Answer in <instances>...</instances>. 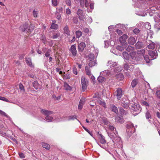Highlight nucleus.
I'll use <instances>...</instances> for the list:
<instances>
[{
	"instance_id": "29",
	"label": "nucleus",
	"mask_w": 160,
	"mask_h": 160,
	"mask_svg": "<svg viewBox=\"0 0 160 160\" xmlns=\"http://www.w3.org/2000/svg\"><path fill=\"white\" fill-rule=\"evenodd\" d=\"M120 112L122 115H126L128 112L127 111H125L122 108H119Z\"/></svg>"
},
{
	"instance_id": "31",
	"label": "nucleus",
	"mask_w": 160,
	"mask_h": 160,
	"mask_svg": "<svg viewBox=\"0 0 160 160\" xmlns=\"http://www.w3.org/2000/svg\"><path fill=\"white\" fill-rule=\"evenodd\" d=\"M85 71L86 74L89 76L91 75V71L87 66L85 67Z\"/></svg>"
},
{
	"instance_id": "8",
	"label": "nucleus",
	"mask_w": 160,
	"mask_h": 160,
	"mask_svg": "<svg viewBox=\"0 0 160 160\" xmlns=\"http://www.w3.org/2000/svg\"><path fill=\"white\" fill-rule=\"evenodd\" d=\"M80 2V5L81 6L83 7L84 5L85 7L86 8H88V5L89 3L88 0H77Z\"/></svg>"
},
{
	"instance_id": "36",
	"label": "nucleus",
	"mask_w": 160,
	"mask_h": 160,
	"mask_svg": "<svg viewBox=\"0 0 160 160\" xmlns=\"http://www.w3.org/2000/svg\"><path fill=\"white\" fill-rule=\"evenodd\" d=\"M58 28V25L57 24L52 23L51 26V28L52 29H56Z\"/></svg>"
},
{
	"instance_id": "32",
	"label": "nucleus",
	"mask_w": 160,
	"mask_h": 160,
	"mask_svg": "<svg viewBox=\"0 0 160 160\" xmlns=\"http://www.w3.org/2000/svg\"><path fill=\"white\" fill-rule=\"evenodd\" d=\"M155 47V44L154 43L152 42L150 43L149 45H148V48L151 49H153Z\"/></svg>"
},
{
	"instance_id": "42",
	"label": "nucleus",
	"mask_w": 160,
	"mask_h": 160,
	"mask_svg": "<svg viewBox=\"0 0 160 160\" xmlns=\"http://www.w3.org/2000/svg\"><path fill=\"white\" fill-rule=\"evenodd\" d=\"M109 72L108 71H105L102 73V75L104 77H106L109 74Z\"/></svg>"
},
{
	"instance_id": "22",
	"label": "nucleus",
	"mask_w": 160,
	"mask_h": 160,
	"mask_svg": "<svg viewBox=\"0 0 160 160\" xmlns=\"http://www.w3.org/2000/svg\"><path fill=\"white\" fill-rule=\"evenodd\" d=\"M98 80L99 82L102 83L106 81V79L104 77L99 76L98 78Z\"/></svg>"
},
{
	"instance_id": "52",
	"label": "nucleus",
	"mask_w": 160,
	"mask_h": 160,
	"mask_svg": "<svg viewBox=\"0 0 160 160\" xmlns=\"http://www.w3.org/2000/svg\"><path fill=\"white\" fill-rule=\"evenodd\" d=\"M71 12L70 9L68 8H67L66 9V13L68 15L70 14L71 13Z\"/></svg>"
},
{
	"instance_id": "56",
	"label": "nucleus",
	"mask_w": 160,
	"mask_h": 160,
	"mask_svg": "<svg viewBox=\"0 0 160 160\" xmlns=\"http://www.w3.org/2000/svg\"><path fill=\"white\" fill-rule=\"evenodd\" d=\"M157 97L158 98H160V90L157 91L156 93Z\"/></svg>"
},
{
	"instance_id": "28",
	"label": "nucleus",
	"mask_w": 160,
	"mask_h": 160,
	"mask_svg": "<svg viewBox=\"0 0 160 160\" xmlns=\"http://www.w3.org/2000/svg\"><path fill=\"white\" fill-rule=\"evenodd\" d=\"M42 145L43 148H44L47 150H49L50 149V146L48 144L44 142H42Z\"/></svg>"
},
{
	"instance_id": "16",
	"label": "nucleus",
	"mask_w": 160,
	"mask_h": 160,
	"mask_svg": "<svg viewBox=\"0 0 160 160\" xmlns=\"http://www.w3.org/2000/svg\"><path fill=\"white\" fill-rule=\"evenodd\" d=\"M85 98H82L80 101L78 106V108L79 109H81L82 108V106L85 103Z\"/></svg>"
},
{
	"instance_id": "17",
	"label": "nucleus",
	"mask_w": 160,
	"mask_h": 160,
	"mask_svg": "<svg viewBox=\"0 0 160 160\" xmlns=\"http://www.w3.org/2000/svg\"><path fill=\"white\" fill-rule=\"evenodd\" d=\"M128 43L129 44L133 45L136 42V39L133 37H131L128 39Z\"/></svg>"
},
{
	"instance_id": "33",
	"label": "nucleus",
	"mask_w": 160,
	"mask_h": 160,
	"mask_svg": "<svg viewBox=\"0 0 160 160\" xmlns=\"http://www.w3.org/2000/svg\"><path fill=\"white\" fill-rule=\"evenodd\" d=\"M115 119L116 121L118 123H122L123 122V119L120 117H116Z\"/></svg>"
},
{
	"instance_id": "21",
	"label": "nucleus",
	"mask_w": 160,
	"mask_h": 160,
	"mask_svg": "<svg viewBox=\"0 0 160 160\" xmlns=\"http://www.w3.org/2000/svg\"><path fill=\"white\" fill-rule=\"evenodd\" d=\"M138 80L137 79H134L131 82V86L132 88H134L136 86L137 84L138 83Z\"/></svg>"
},
{
	"instance_id": "38",
	"label": "nucleus",
	"mask_w": 160,
	"mask_h": 160,
	"mask_svg": "<svg viewBox=\"0 0 160 160\" xmlns=\"http://www.w3.org/2000/svg\"><path fill=\"white\" fill-rule=\"evenodd\" d=\"M52 4L53 6H56L58 4L57 0H52Z\"/></svg>"
},
{
	"instance_id": "59",
	"label": "nucleus",
	"mask_w": 160,
	"mask_h": 160,
	"mask_svg": "<svg viewBox=\"0 0 160 160\" xmlns=\"http://www.w3.org/2000/svg\"><path fill=\"white\" fill-rule=\"evenodd\" d=\"M19 155L20 157L21 158H25V156H24V154H23L22 153H21V152L19 153Z\"/></svg>"
},
{
	"instance_id": "53",
	"label": "nucleus",
	"mask_w": 160,
	"mask_h": 160,
	"mask_svg": "<svg viewBox=\"0 0 160 160\" xmlns=\"http://www.w3.org/2000/svg\"><path fill=\"white\" fill-rule=\"evenodd\" d=\"M139 32L140 30L138 28H135L133 30V32L136 34L138 33Z\"/></svg>"
},
{
	"instance_id": "35",
	"label": "nucleus",
	"mask_w": 160,
	"mask_h": 160,
	"mask_svg": "<svg viewBox=\"0 0 160 160\" xmlns=\"http://www.w3.org/2000/svg\"><path fill=\"white\" fill-rule=\"evenodd\" d=\"M76 34L77 38H80L82 34V32L81 31H78L76 32Z\"/></svg>"
},
{
	"instance_id": "49",
	"label": "nucleus",
	"mask_w": 160,
	"mask_h": 160,
	"mask_svg": "<svg viewBox=\"0 0 160 160\" xmlns=\"http://www.w3.org/2000/svg\"><path fill=\"white\" fill-rule=\"evenodd\" d=\"M155 28L157 29H160V23H156L155 25Z\"/></svg>"
},
{
	"instance_id": "11",
	"label": "nucleus",
	"mask_w": 160,
	"mask_h": 160,
	"mask_svg": "<svg viewBox=\"0 0 160 160\" xmlns=\"http://www.w3.org/2000/svg\"><path fill=\"white\" fill-rule=\"evenodd\" d=\"M148 54L150 56L151 58L154 59L156 58L157 53L156 51H149Z\"/></svg>"
},
{
	"instance_id": "6",
	"label": "nucleus",
	"mask_w": 160,
	"mask_h": 160,
	"mask_svg": "<svg viewBox=\"0 0 160 160\" xmlns=\"http://www.w3.org/2000/svg\"><path fill=\"white\" fill-rule=\"evenodd\" d=\"M130 109L134 112H136L135 114H137L141 111V108L138 104H133L130 108Z\"/></svg>"
},
{
	"instance_id": "26",
	"label": "nucleus",
	"mask_w": 160,
	"mask_h": 160,
	"mask_svg": "<svg viewBox=\"0 0 160 160\" xmlns=\"http://www.w3.org/2000/svg\"><path fill=\"white\" fill-rule=\"evenodd\" d=\"M136 48L138 49H139L143 47L142 43L140 42H138L135 45Z\"/></svg>"
},
{
	"instance_id": "51",
	"label": "nucleus",
	"mask_w": 160,
	"mask_h": 160,
	"mask_svg": "<svg viewBox=\"0 0 160 160\" xmlns=\"http://www.w3.org/2000/svg\"><path fill=\"white\" fill-rule=\"evenodd\" d=\"M0 100H2L3 101H6V102H8V100L4 97H2L0 96Z\"/></svg>"
},
{
	"instance_id": "39",
	"label": "nucleus",
	"mask_w": 160,
	"mask_h": 160,
	"mask_svg": "<svg viewBox=\"0 0 160 160\" xmlns=\"http://www.w3.org/2000/svg\"><path fill=\"white\" fill-rule=\"evenodd\" d=\"M55 16L57 18L58 20H60L61 17V15L60 13L58 11H56L55 13Z\"/></svg>"
},
{
	"instance_id": "23",
	"label": "nucleus",
	"mask_w": 160,
	"mask_h": 160,
	"mask_svg": "<svg viewBox=\"0 0 160 160\" xmlns=\"http://www.w3.org/2000/svg\"><path fill=\"white\" fill-rule=\"evenodd\" d=\"M63 30L65 33L68 36L70 35V31L67 26H65L63 28Z\"/></svg>"
},
{
	"instance_id": "30",
	"label": "nucleus",
	"mask_w": 160,
	"mask_h": 160,
	"mask_svg": "<svg viewBox=\"0 0 160 160\" xmlns=\"http://www.w3.org/2000/svg\"><path fill=\"white\" fill-rule=\"evenodd\" d=\"M26 59V62L27 64L29 66H31L32 65L31 58H27Z\"/></svg>"
},
{
	"instance_id": "20",
	"label": "nucleus",
	"mask_w": 160,
	"mask_h": 160,
	"mask_svg": "<svg viewBox=\"0 0 160 160\" xmlns=\"http://www.w3.org/2000/svg\"><path fill=\"white\" fill-rule=\"evenodd\" d=\"M97 64L96 61L90 60L88 62V64L90 67H92Z\"/></svg>"
},
{
	"instance_id": "2",
	"label": "nucleus",
	"mask_w": 160,
	"mask_h": 160,
	"mask_svg": "<svg viewBox=\"0 0 160 160\" xmlns=\"http://www.w3.org/2000/svg\"><path fill=\"white\" fill-rule=\"evenodd\" d=\"M97 133L98 138L97 140H96L97 143L101 147H102V146L100 144H104L106 143V141L105 140L104 137L101 133H100L99 132H98Z\"/></svg>"
},
{
	"instance_id": "9",
	"label": "nucleus",
	"mask_w": 160,
	"mask_h": 160,
	"mask_svg": "<svg viewBox=\"0 0 160 160\" xmlns=\"http://www.w3.org/2000/svg\"><path fill=\"white\" fill-rule=\"evenodd\" d=\"M116 96L117 99L119 100L122 96V90L121 88H118L116 91Z\"/></svg>"
},
{
	"instance_id": "27",
	"label": "nucleus",
	"mask_w": 160,
	"mask_h": 160,
	"mask_svg": "<svg viewBox=\"0 0 160 160\" xmlns=\"http://www.w3.org/2000/svg\"><path fill=\"white\" fill-rule=\"evenodd\" d=\"M64 87L65 89L67 90H70L72 89L71 87L67 83H64Z\"/></svg>"
},
{
	"instance_id": "18",
	"label": "nucleus",
	"mask_w": 160,
	"mask_h": 160,
	"mask_svg": "<svg viewBox=\"0 0 160 160\" xmlns=\"http://www.w3.org/2000/svg\"><path fill=\"white\" fill-rule=\"evenodd\" d=\"M110 108L112 111L114 112L116 114L118 113V108L115 105L111 104L110 105Z\"/></svg>"
},
{
	"instance_id": "15",
	"label": "nucleus",
	"mask_w": 160,
	"mask_h": 160,
	"mask_svg": "<svg viewBox=\"0 0 160 160\" xmlns=\"http://www.w3.org/2000/svg\"><path fill=\"white\" fill-rule=\"evenodd\" d=\"M70 51L72 53L73 56H76L77 53V51L76 49V48L74 45H72L71 47Z\"/></svg>"
},
{
	"instance_id": "5",
	"label": "nucleus",
	"mask_w": 160,
	"mask_h": 160,
	"mask_svg": "<svg viewBox=\"0 0 160 160\" xmlns=\"http://www.w3.org/2000/svg\"><path fill=\"white\" fill-rule=\"evenodd\" d=\"M81 81L82 91L85 92L87 89L88 81L86 79L84 76H82V77Z\"/></svg>"
},
{
	"instance_id": "40",
	"label": "nucleus",
	"mask_w": 160,
	"mask_h": 160,
	"mask_svg": "<svg viewBox=\"0 0 160 160\" xmlns=\"http://www.w3.org/2000/svg\"><path fill=\"white\" fill-rule=\"evenodd\" d=\"M144 58L146 63H148L149 62L150 59L149 58L148 56V55H145L144 56Z\"/></svg>"
},
{
	"instance_id": "19",
	"label": "nucleus",
	"mask_w": 160,
	"mask_h": 160,
	"mask_svg": "<svg viewBox=\"0 0 160 160\" xmlns=\"http://www.w3.org/2000/svg\"><path fill=\"white\" fill-rule=\"evenodd\" d=\"M123 57L127 60H131L130 55L127 52H124L122 53Z\"/></svg>"
},
{
	"instance_id": "12",
	"label": "nucleus",
	"mask_w": 160,
	"mask_h": 160,
	"mask_svg": "<svg viewBox=\"0 0 160 160\" xmlns=\"http://www.w3.org/2000/svg\"><path fill=\"white\" fill-rule=\"evenodd\" d=\"M128 38L127 34H124L119 38V41L121 43H124L126 42V40Z\"/></svg>"
},
{
	"instance_id": "60",
	"label": "nucleus",
	"mask_w": 160,
	"mask_h": 160,
	"mask_svg": "<svg viewBox=\"0 0 160 160\" xmlns=\"http://www.w3.org/2000/svg\"><path fill=\"white\" fill-rule=\"evenodd\" d=\"M50 50H48L45 53V55L46 57H48L50 55Z\"/></svg>"
},
{
	"instance_id": "13",
	"label": "nucleus",
	"mask_w": 160,
	"mask_h": 160,
	"mask_svg": "<svg viewBox=\"0 0 160 160\" xmlns=\"http://www.w3.org/2000/svg\"><path fill=\"white\" fill-rule=\"evenodd\" d=\"M121 105L124 108L128 109L129 107L128 101V100H126L125 101H122Z\"/></svg>"
},
{
	"instance_id": "34",
	"label": "nucleus",
	"mask_w": 160,
	"mask_h": 160,
	"mask_svg": "<svg viewBox=\"0 0 160 160\" xmlns=\"http://www.w3.org/2000/svg\"><path fill=\"white\" fill-rule=\"evenodd\" d=\"M98 102L99 104L102 105L104 108L106 107V104L105 102L101 100H99L98 101Z\"/></svg>"
},
{
	"instance_id": "3",
	"label": "nucleus",
	"mask_w": 160,
	"mask_h": 160,
	"mask_svg": "<svg viewBox=\"0 0 160 160\" xmlns=\"http://www.w3.org/2000/svg\"><path fill=\"white\" fill-rule=\"evenodd\" d=\"M108 128L112 132L110 133H108V135L112 139L114 140L117 137L118 132L116 130V128L113 126L110 125L108 126Z\"/></svg>"
},
{
	"instance_id": "43",
	"label": "nucleus",
	"mask_w": 160,
	"mask_h": 160,
	"mask_svg": "<svg viewBox=\"0 0 160 160\" xmlns=\"http://www.w3.org/2000/svg\"><path fill=\"white\" fill-rule=\"evenodd\" d=\"M138 53L139 54H142L143 55H144L145 54V50L144 49L138 50Z\"/></svg>"
},
{
	"instance_id": "46",
	"label": "nucleus",
	"mask_w": 160,
	"mask_h": 160,
	"mask_svg": "<svg viewBox=\"0 0 160 160\" xmlns=\"http://www.w3.org/2000/svg\"><path fill=\"white\" fill-rule=\"evenodd\" d=\"M38 14V12L35 11V10H34L33 12V17L34 18H36Z\"/></svg>"
},
{
	"instance_id": "14",
	"label": "nucleus",
	"mask_w": 160,
	"mask_h": 160,
	"mask_svg": "<svg viewBox=\"0 0 160 160\" xmlns=\"http://www.w3.org/2000/svg\"><path fill=\"white\" fill-rule=\"evenodd\" d=\"M86 47L85 44L83 42H81L78 45V49L79 51H82Z\"/></svg>"
},
{
	"instance_id": "7",
	"label": "nucleus",
	"mask_w": 160,
	"mask_h": 160,
	"mask_svg": "<svg viewBox=\"0 0 160 160\" xmlns=\"http://www.w3.org/2000/svg\"><path fill=\"white\" fill-rule=\"evenodd\" d=\"M77 14L78 16V18L80 20L83 21L85 18V15L83 14V11L80 9H78Z\"/></svg>"
},
{
	"instance_id": "1",
	"label": "nucleus",
	"mask_w": 160,
	"mask_h": 160,
	"mask_svg": "<svg viewBox=\"0 0 160 160\" xmlns=\"http://www.w3.org/2000/svg\"><path fill=\"white\" fill-rule=\"evenodd\" d=\"M40 112L43 115L46 116L45 119L47 120L52 121V120L53 118L49 116V115L52 114L53 113V112L42 109H41Z\"/></svg>"
},
{
	"instance_id": "63",
	"label": "nucleus",
	"mask_w": 160,
	"mask_h": 160,
	"mask_svg": "<svg viewBox=\"0 0 160 160\" xmlns=\"http://www.w3.org/2000/svg\"><path fill=\"white\" fill-rule=\"evenodd\" d=\"M117 48L120 51H122L124 49L123 47L119 46H118L117 47Z\"/></svg>"
},
{
	"instance_id": "64",
	"label": "nucleus",
	"mask_w": 160,
	"mask_h": 160,
	"mask_svg": "<svg viewBox=\"0 0 160 160\" xmlns=\"http://www.w3.org/2000/svg\"><path fill=\"white\" fill-rule=\"evenodd\" d=\"M142 104L145 105V106H148V104L146 101H142Z\"/></svg>"
},
{
	"instance_id": "62",
	"label": "nucleus",
	"mask_w": 160,
	"mask_h": 160,
	"mask_svg": "<svg viewBox=\"0 0 160 160\" xmlns=\"http://www.w3.org/2000/svg\"><path fill=\"white\" fill-rule=\"evenodd\" d=\"M94 3L92 2L90 4V8L91 9H93L94 8Z\"/></svg>"
},
{
	"instance_id": "61",
	"label": "nucleus",
	"mask_w": 160,
	"mask_h": 160,
	"mask_svg": "<svg viewBox=\"0 0 160 160\" xmlns=\"http://www.w3.org/2000/svg\"><path fill=\"white\" fill-rule=\"evenodd\" d=\"M85 130L87 132H88L89 134L91 136H92V137H93V134L92 133V132H90L88 130L87 128H85Z\"/></svg>"
},
{
	"instance_id": "37",
	"label": "nucleus",
	"mask_w": 160,
	"mask_h": 160,
	"mask_svg": "<svg viewBox=\"0 0 160 160\" xmlns=\"http://www.w3.org/2000/svg\"><path fill=\"white\" fill-rule=\"evenodd\" d=\"M134 49V48L131 46H128L126 49L127 51L128 52H132Z\"/></svg>"
},
{
	"instance_id": "44",
	"label": "nucleus",
	"mask_w": 160,
	"mask_h": 160,
	"mask_svg": "<svg viewBox=\"0 0 160 160\" xmlns=\"http://www.w3.org/2000/svg\"><path fill=\"white\" fill-rule=\"evenodd\" d=\"M146 117L147 119L149 120L150 118H151V116L150 113L148 112H147L146 114Z\"/></svg>"
},
{
	"instance_id": "55",
	"label": "nucleus",
	"mask_w": 160,
	"mask_h": 160,
	"mask_svg": "<svg viewBox=\"0 0 160 160\" xmlns=\"http://www.w3.org/2000/svg\"><path fill=\"white\" fill-rule=\"evenodd\" d=\"M73 73L77 75L78 74V72L77 71V69L76 67H74L73 68Z\"/></svg>"
},
{
	"instance_id": "24",
	"label": "nucleus",
	"mask_w": 160,
	"mask_h": 160,
	"mask_svg": "<svg viewBox=\"0 0 160 160\" xmlns=\"http://www.w3.org/2000/svg\"><path fill=\"white\" fill-rule=\"evenodd\" d=\"M130 55L131 59H132L133 60H135L136 59L137 55L136 54V53L135 52H131L130 53Z\"/></svg>"
},
{
	"instance_id": "57",
	"label": "nucleus",
	"mask_w": 160,
	"mask_h": 160,
	"mask_svg": "<svg viewBox=\"0 0 160 160\" xmlns=\"http://www.w3.org/2000/svg\"><path fill=\"white\" fill-rule=\"evenodd\" d=\"M76 116H71L69 117L68 119L69 120H74V119H76Z\"/></svg>"
},
{
	"instance_id": "54",
	"label": "nucleus",
	"mask_w": 160,
	"mask_h": 160,
	"mask_svg": "<svg viewBox=\"0 0 160 160\" xmlns=\"http://www.w3.org/2000/svg\"><path fill=\"white\" fill-rule=\"evenodd\" d=\"M65 2L66 4L68 6H71V2L70 0H66Z\"/></svg>"
},
{
	"instance_id": "41",
	"label": "nucleus",
	"mask_w": 160,
	"mask_h": 160,
	"mask_svg": "<svg viewBox=\"0 0 160 160\" xmlns=\"http://www.w3.org/2000/svg\"><path fill=\"white\" fill-rule=\"evenodd\" d=\"M60 35V34L59 33H55L53 34L52 36V38L55 39L59 37Z\"/></svg>"
},
{
	"instance_id": "50",
	"label": "nucleus",
	"mask_w": 160,
	"mask_h": 160,
	"mask_svg": "<svg viewBox=\"0 0 160 160\" xmlns=\"http://www.w3.org/2000/svg\"><path fill=\"white\" fill-rule=\"evenodd\" d=\"M78 20L77 18L74 17L73 19V22L75 24H77L78 22Z\"/></svg>"
},
{
	"instance_id": "58",
	"label": "nucleus",
	"mask_w": 160,
	"mask_h": 160,
	"mask_svg": "<svg viewBox=\"0 0 160 160\" xmlns=\"http://www.w3.org/2000/svg\"><path fill=\"white\" fill-rule=\"evenodd\" d=\"M154 20L156 22H160V18H159L155 17Z\"/></svg>"
},
{
	"instance_id": "10",
	"label": "nucleus",
	"mask_w": 160,
	"mask_h": 160,
	"mask_svg": "<svg viewBox=\"0 0 160 160\" xmlns=\"http://www.w3.org/2000/svg\"><path fill=\"white\" fill-rule=\"evenodd\" d=\"M123 67L125 69L127 70H129L130 71L132 70L134 68L133 66L132 65H130L129 64V63L127 62H126L124 64Z\"/></svg>"
},
{
	"instance_id": "45",
	"label": "nucleus",
	"mask_w": 160,
	"mask_h": 160,
	"mask_svg": "<svg viewBox=\"0 0 160 160\" xmlns=\"http://www.w3.org/2000/svg\"><path fill=\"white\" fill-rule=\"evenodd\" d=\"M88 58L89 59V60H92L94 59V56L93 54H89L88 55Z\"/></svg>"
},
{
	"instance_id": "4",
	"label": "nucleus",
	"mask_w": 160,
	"mask_h": 160,
	"mask_svg": "<svg viewBox=\"0 0 160 160\" xmlns=\"http://www.w3.org/2000/svg\"><path fill=\"white\" fill-rule=\"evenodd\" d=\"M28 23H25L23 24V25L20 27V29L23 32L26 31L28 32H32L34 29V25H31L29 26V29H28Z\"/></svg>"
},
{
	"instance_id": "47",
	"label": "nucleus",
	"mask_w": 160,
	"mask_h": 160,
	"mask_svg": "<svg viewBox=\"0 0 160 160\" xmlns=\"http://www.w3.org/2000/svg\"><path fill=\"white\" fill-rule=\"evenodd\" d=\"M19 89L21 90L23 92H25V89L24 88V87L22 84L20 83L19 85Z\"/></svg>"
},
{
	"instance_id": "25",
	"label": "nucleus",
	"mask_w": 160,
	"mask_h": 160,
	"mask_svg": "<svg viewBox=\"0 0 160 160\" xmlns=\"http://www.w3.org/2000/svg\"><path fill=\"white\" fill-rule=\"evenodd\" d=\"M117 65L116 62H113L112 61H109L107 64V66L110 67H114Z\"/></svg>"
},
{
	"instance_id": "48",
	"label": "nucleus",
	"mask_w": 160,
	"mask_h": 160,
	"mask_svg": "<svg viewBox=\"0 0 160 160\" xmlns=\"http://www.w3.org/2000/svg\"><path fill=\"white\" fill-rule=\"evenodd\" d=\"M0 114L4 116L7 117H8V115L6 113L1 110H0Z\"/></svg>"
}]
</instances>
